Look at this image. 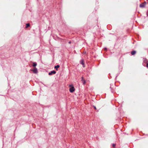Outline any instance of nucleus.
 I'll use <instances>...</instances> for the list:
<instances>
[{"label": "nucleus", "mask_w": 148, "mask_h": 148, "mask_svg": "<svg viewBox=\"0 0 148 148\" xmlns=\"http://www.w3.org/2000/svg\"><path fill=\"white\" fill-rule=\"evenodd\" d=\"M69 86L70 87L69 89L70 91L71 92H73L75 90V88L72 85H69Z\"/></svg>", "instance_id": "nucleus-1"}, {"label": "nucleus", "mask_w": 148, "mask_h": 148, "mask_svg": "<svg viewBox=\"0 0 148 148\" xmlns=\"http://www.w3.org/2000/svg\"><path fill=\"white\" fill-rule=\"evenodd\" d=\"M146 4V2H145L144 3L140 4V8H143L145 7Z\"/></svg>", "instance_id": "nucleus-2"}, {"label": "nucleus", "mask_w": 148, "mask_h": 148, "mask_svg": "<svg viewBox=\"0 0 148 148\" xmlns=\"http://www.w3.org/2000/svg\"><path fill=\"white\" fill-rule=\"evenodd\" d=\"M34 73H38V71L36 67H35L34 69L32 70Z\"/></svg>", "instance_id": "nucleus-3"}, {"label": "nucleus", "mask_w": 148, "mask_h": 148, "mask_svg": "<svg viewBox=\"0 0 148 148\" xmlns=\"http://www.w3.org/2000/svg\"><path fill=\"white\" fill-rule=\"evenodd\" d=\"M56 71H51L50 72H49L48 74L49 75H51L53 74H56Z\"/></svg>", "instance_id": "nucleus-4"}, {"label": "nucleus", "mask_w": 148, "mask_h": 148, "mask_svg": "<svg viewBox=\"0 0 148 148\" xmlns=\"http://www.w3.org/2000/svg\"><path fill=\"white\" fill-rule=\"evenodd\" d=\"M136 51H132V52H131V54L132 55H134L135 54H136Z\"/></svg>", "instance_id": "nucleus-5"}, {"label": "nucleus", "mask_w": 148, "mask_h": 148, "mask_svg": "<svg viewBox=\"0 0 148 148\" xmlns=\"http://www.w3.org/2000/svg\"><path fill=\"white\" fill-rule=\"evenodd\" d=\"M60 66L59 65H57L54 67V68L56 69V70H58V68L60 67Z\"/></svg>", "instance_id": "nucleus-6"}, {"label": "nucleus", "mask_w": 148, "mask_h": 148, "mask_svg": "<svg viewBox=\"0 0 148 148\" xmlns=\"http://www.w3.org/2000/svg\"><path fill=\"white\" fill-rule=\"evenodd\" d=\"M37 65V64L36 62H34L33 63V66L35 67Z\"/></svg>", "instance_id": "nucleus-7"}, {"label": "nucleus", "mask_w": 148, "mask_h": 148, "mask_svg": "<svg viewBox=\"0 0 148 148\" xmlns=\"http://www.w3.org/2000/svg\"><path fill=\"white\" fill-rule=\"evenodd\" d=\"M80 63L81 64L84 65V60H82L80 61Z\"/></svg>", "instance_id": "nucleus-8"}, {"label": "nucleus", "mask_w": 148, "mask_h": 148, "mask_svg": "<svg viewBox=\"0 0 148 148\" xmlns=\"http://www.w3.org/2000/svg\"><path fill=\"white\" fill-rule=\"evenodd\" d=\"M30 26V25L29 23H27L26 24V27H29Z\"/></svg>", "instance_id": "nucleus-9"}, {"label": "nucleus", "mask_w": 148, "mask_h": 148, "mask_svg": "<svg viewBox=\"0 0 148 148\" xmlns=\"http://www.w3.org/2000/svg\"><path fill=\"white\" fill-rule=\"evenodd\" d=\"M112 146H113V147H115V144H113Z\"/></svg>", "instance_id": "nucleus-10"}, {"label": "nucleus", "mask_w": 148, "mask_h": 148, "mask_svg": "<svg viewBox=\"0 0 148 148\" xmlns=\"http://www.w3.org/2000/svg\"><path fill=\"white\" fill-rule=\"evenodd\" d=\"M86 83L85 81L84 80L83 84H85Z\"/></svg>", "instance_id": "nucleus-11"}, {"label": "nucleus", "mask_w": 148, "mask_h": 148, "mask_svg": "<svg viewBox=\"0 0 148 148\" xmlns=\"http://www.w3.org/2000/svg\"><path fill=\"white\" fill-rule=\"evenodd\" d=\"M147 67L148 68V63H147Z\"/></svg>", "instance_id": "nucleus-12"}, {"label": "nucleus", "mask_w": 148, "mask_h": 148, "mask_svg": "<svg viewBox=\"0 0 148 148\" xmlns=\"http://www.w3.org/2000/svg\"><path fill=\"white\" fill-rule=\"evenodd\" d=\"M69 44H71V41L69 42Z\"/></svg>", "instance_id": "nucleus-13"}, {"label": "nucleus", "mask_w": 148, "mask_h": 148, "mask_svg": "<svg viewBox=\"0 0 148 148\" xmlns=\"http://www.w3.org/2000/svg\"><path fill=\"white\" fill-rule=\"evenodd\" d=\"M94 108H95V109H96V107H95V106H94Z\"/></svg>", "instance_id": "nucleus-14"}, {"label": "nucleus", "mask_w": 148, "mask_h": 148, "mask_svg": "<svg viewBox=\"0 0 148 148\" xmlns=\"http://www.w3.org/2000/svg\"><path fill=\"white\" fill-rule=\"evenodd\" d=\"M82 80H83V77H82Z\"/></svg>", "instance_id": "nucleus-15"}, {"label": "nucleus", "mask_w": 148, "mask_h": 148, "mask_svg": "<svg viewBox=\"0 0 148 148\" xmlns=\"http://www.w3.org/2000/svg\"><path fill=\"white\" fill-rule=\"evenodd\" d=\"M105 49L106 50L107 49H106V48H105Z\"/></svg>", "instance_id": "nucleus-16"}]
</instances>
